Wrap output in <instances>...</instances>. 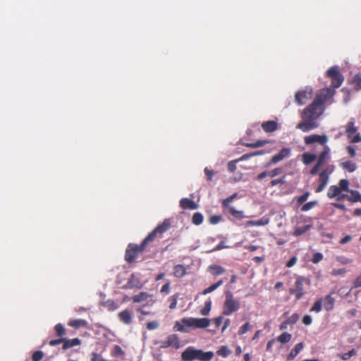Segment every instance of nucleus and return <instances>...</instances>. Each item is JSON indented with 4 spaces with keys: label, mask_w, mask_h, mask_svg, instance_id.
<instances>
[{
    "label": "nucleus",
    "mask_w": 361,
    "mask_h": 361,
    "mask_svg": "<svg viewBox=\"0 0 361 361\" xmlns=\"http://www.w3.org/2000/svg\"><path fill=\"white\" fill-rule=\"evenodd\" d=\"M302 118L303 121L298 123L296 126L297 129H299L302 132H308L318 127V123L316 122V120L310 118Z\"/></svg>",
    "instance_id": "nucleus-12"
},
{
    "label": "nucleus",
    "mask_w": 361,
    "mask_h": 361,
    "mask_svg": "<svg viewBox=\"0 0 361 361\" xmlns=\"http://www.w3.org/2000/svg\"><path fill=\"white\" fill-rule=\"evenodd\" d=\"M323 259V255L320 252H316L313 255L312 262L314 264H317L322 261Z\"/></svg>",
    "instance_id": "nucleus-56"
},
{
    "label": "nucleus",
    "mask_w": 361,
    "mask_h": 361,
    "mask_svg": "<svg viewBox=\"0 0 361 361\" xmlns=\"http://www.w3.org/2000/svg\"><path fill=\"white\" fill-rule=\"evenodd\" d=\"M249 329H250V323L246 322L240 327V329H239L238 334L240 335L245 334V333H247L249 331Z\"/></svg>",
    "instance_id": "nucleus-59"
},
{
    "label": "nucleus",
    "mask_w": 361,
    "mask_h": 361,
    "mask_svg": "<svg viewBox=\"0 0 361 361\" xmlns=\"http://www.w3.org/2000/svg\"><path fill=\"white\" fill-rule=\"evenodd\" d=\"M81 344V340L78 338H75L72 339L64 338L63 343L62 345L63 350H67L71 348L80 345Z\"/></svg>",
    "instance_id": "nucleus-19"
},
{
    "label": "nucleus",
    "mask_w": 361,
    "mask_h": 361,
    "mask_svg": "<svg viewBox=\"0 0 361 361\" xmlns=\"http://www.w3.org/2000/svg\"><path fill=\"white\" fill-rule=\"evenodd\" d=\"M169 302H170L169 308L173 310L175 309L177 304V295H173L169 298Z\"/></svg>",
    "instance_id": "nucleus-49"
},
{
    "label": "nucleus",
    "mask_w": 361,
    "mask_h": 361,
    "mask_svg": "<svg viewBox=\"0 0 361 361\" xmlns=\"http://www.w3.org/2000/svg\"><path fill=\"white\" fill-rule=\"evenodd\" d=\"M238 161H237V159L235 160H233V161H231L228 163L227 164V167H228V170L230 171V172H234L236 169V163L238 162Z\"/></svg>",
    "instance_id": "nucleus-57"
},
{
    "label": "nucleus",
    "mask_w": 361,
    "mask_h": 361,
    "mask_svg": "<svg viewBox=\"0 0 361 361\" xmlns=\"http://www.w3.org/2000/svg\"><path fill=\"white\" fill-rule=\"evenodd\" d=\"M237 197V193H233V195H230L229 197H226V199H224L221 200V206L222 207H228V206H231V202Z\"/></svg>",
    "instance_id": "nucleus-39"
},
{
    "label": "nucleus",
    "mask_w": 361,
    "mask_h": 361,
    "mask_svg": "<svg viewBox=\"0 0 361 361\" xmlns=\"http://www.w3.org/2000/svg\"><path fill=\"white\" fill-rule=\"evenodd\" d=\"M346 272V270L344 268L342 269H334L331 271V274L333 276H340L344 275Z\"/></svg>",
    "instance_id": "nucleus-60"
},
{
    "label": "nucleus",
    "mask_w": 361,
    "mask_h": 361,
    "mask_svg": "<svg viewBox=\"0 0 361 361\" xmlns=\"http://www.w3.org/2000/svg\"><path fill=\"white\" fill-rule=\"evenodd\" d=\"M312 96V89L307 87L305 90H299L295 94V100L298 105L301 106L311 99Z\"/></svg>",
    "instance_id": "nucleus-11"
},
{
    "label": "nucleus",
    "mask_w": 361,
    "mask_h": 361,
    "mask_svg": "<svg viewBox=\"0 0 361 361\" xmlns=\"http://www.w3.org/2000/svg\"><path fill=\"white\" fill-rule=\"evenodd\" d=\"M213 352H204L203 350L196 349L192 346L188 347L181 353L182 361H193L195 360L200 361H209L213 358Z\"/></svg>",
    "instance_id": "nucleus-3"
},
{
    "label": "nucleus",
    "mask_w": 361,
    "mask_h": 361,
    "mask_svg": "<svg viewBox=\"0 0 361 361\" xmlns=\"http://www.w3.org/2000/svg\"><path fill=\"white\" fill-rule=\"evenodd\" d=\"M334 165H327L324 169H323L319 174V184L315 189L317 193L321 192L324 190L325 187L327 185L329 180L330 175L334 171Z\"/></svg>",
    "instance_id": "nucleus-8"
},
{
    "label": "nucleus",
    "mask_w": 361,
    "mask_h": 361,
    "mask_svg": "<svg viewBox=\"0 0 361 361\" xmlns=\"http://www.w3.org/2000/svg\"><path fill=\"white\" fill-rule=\"evenodd\" d=\"M341 166L349 172H353L357 169L356 164L352 161H346L341 163Z\"/></svg>",
    "instance_id": "nucleus-32"
},
{
    "label": "nucleus",
    "mask_w": 361,
    "mask_h": 361,
    "mask_svg": "<svg viewBox=\"0 0 361 361\" xmlns=\"http://www.w3.org/2000/svg\"><path fill=\"white\" fill-rule=\"evenodd\" d=\"M223 283H224V280L223 279L219 280L216 283H215L211 285L210 286H209L208 288H205L202 291V294L203 295H207L208 293H212V291H214L216 288H218L219 286H221Z\"/></svg>",
    "instance_id": "nucleus-30"
},
{
    "label": "nucleus",
    "mask_w": 361,
    "mask_h": 361,
    "mask_svg": "<svg viewBox=\"0 0 361 361\" xmlns=\"http://www.w3.org/2000/svg\"><path fill=\"white\" fill-rule=\"evenodd\" d=\"M54 329L59 337H63L66 334V329L61 324H57L55 326Z\"/></svg>",
    "instance_id": "nucleus-44"
},
{
    "label": "nucleus",
    "mask_w": 361,
    "mask_h": 361,
    "mask_svg": "<svg viewBox=\"0 0 361 361\" xmlns=\"http://www.w3.org/2000/svg\"><path fill=\"white\" fill-rule=\"evenodd\" d=\"M283 169L281 167H278V168H276L273 170H271V171L269 172V176L271 177V178H274L276 176H279L280 175L281 173H283Z\"/></svg>",
    "instance_id": "nucleus-51"
},
{
    "label": "nucleus",
    "mask_w": 361,
    "mask_h": 361,
    "mask_svg": "<svg viewBox=\"0 0 361 361\" xmlns=\"http://www.w3.org/2000/svg\"><path fill=\"white\" fill-rule=\"evenodd\" d=\"M173 274L177 278H181L186 274V268L183 264H177L173 268Z\"/></svg>",
    "instance_id": "nucleus-25"
},
{
    "label": "nucleus",
    "mask_w": 361,
    "mask_h": 361,
    "mask_svg": "<svg viewBox=\"0 0 361 361\" xmlns=\"http://www.w3.org/2000/svg\"><path fill=\"white\" fill-rule=\"evenodd\" d=\"M311 225H305L303 226H298L295 228L293 232V235L295 236H300L302 235L303 233H306L311 228Z\"/></svg>",
    "instance_id": "nucleus-29"
},
{
    "label": "nucleus",
    "mask_w": 361,
    "mask_h": 361,
    "mask_svg": "<svg viewBox=\"0 0 361 361\" xmlns=\"http://www.w3.org/2000/svg\"><path fill=\"white\" fill-rule=\"evenodd\" d=\"M158 326V323L156 321L147 322L146 324V327L148 330H154L156 329Z\"/></svg>",
    "instance_id": "nucleus-61"
},
{
    "label": "nucleus",
    "mask_w": 361,
    "mask_h": 361,
    "mask_svg": "<svg viewBox=\"0 0 361 361\" xmlns=\"http://www.w3.org/2000/svg\"><path fill=\"white\" fill-rule=\"evenodd\" d=\"M172 346L176 349L180 348V342L178 337L176 334L169 336L165 341H162L161 348H167Z\"/></svg>",
    "instance_id": "nucleus-14"
},
{
    "label": "nucleus",
    "mask_w": 361,
    "mask_h": 361,
    "mask_svg": "<svg viewBox=\"0 0 361 361\" xmlns=\"http://www.w3.org/2000/svg\"><path fill=\"white\" fill-rule=\"evenodd\" d=\"M209 270L212 275L216 276L225 272V269L219 265H211L209 267Z\"/></svg>",
    "instance_id": "nucleus-27"
},
{
    "label": "nucleus",
    "mask_w": 361,
    "mask_h": 361,
    "mask_svg": "<svg viewBox=\"0 0 361 361\" xmlns=\"http://www.w3.org/2000/svg\"><path fill=\"white\" fill-rule=\"evenodd\" d=\"M303 347H304V345L302 343H299L296 344L295 348L291 350V351L287 356V360H293L298 355V354L302 350Z\"/></svg>",
    "instance_id": "nucleus-22"
},
{
    "label": "nucleus",
    "mask_w": 361,
    "mask_h": 361,
    "mask_svg": "<svg viewBox=\"0 0 361 361\" xmlns=\"http://www.w3.org/2000/svg\"><path fill=\"white\" fill-rule=\"evenodd\" d=\"M158 234V226L148 234L140 245L130 243L128 245L124 259L128 264L133 263L142 254L144 251L149 250Z\"/></svg>",
    "instance_id": "nucleus-1"
},
{
    "label": "nucleus",
    "mask_w": 361,
    "mask_h": 361,
    "mask_svg": "<svg viewBox=\"0 0 361 361\" xmlns=\"http://www.w3.org/2000/svg\"><path fill=\"white\" fill-rule=\"evenodd\" d=\"M204 173L207 176V179L209 181H212L215 172L212 170L209 169L207 167H205L204 169Z\"/></svg>",
    "instance_id": "nucleus-55"
},
{
    "label": "nucleus",
    "mask_w": 361,
    "mask_h": 361,
    "mask_svg": "<svg viewBox=\"0 0 361 361\" xmlns=\"http://www.w3.org/2000/svg\"><path fill=\"white\" fill-rule=\"evenodd\" d=\"M349 190V181L347 179H341L339 180L338 185H331L327 192V197L330 199L336 198L341 194L343 191Z\"/></svg>",
    "instance_id": "nucleus-7"
},
{
    "label": "nucleus",
    "mask_w": 361,
    "mask_h": 361,
    "mask_svg": "<svg viewBox=\"0 0 361 361\" xmlns=\"http://www.w3.org/2000/svg\"><path fill=\"white\" fill-rule=\"evenodd\" d=\"M261 127L265 133H273L279 128V123L275 121H268L262 123Z\"/></svg>",
    "instance_id": "nucleus-17"
},
{
    "label": "nucleus",
    "mask_w": 361,
    "mask_h": 361,
    "mask_svg": "<svg viewBox=\"0 0 361 361\" xmlns=\"http://www.w3.org/2000/svg\"><path fill=\"white\" fill-rule=\"evenodd\" d=\"M361 287V274L358 276L353 281V288Z\"/></svg>",
    "instance_id": "nucleus-64"
},
{
    "label": "nucleus",
    "mask_w": 361,
    "mask_h": 361,
    "mask_svg": "<svg viewBox=\"0 0 361 361\" xmlns=\"http://www.w3.org/2000/svg\"><path fill=\"white\" fill-rule=\"evenodd\" d=\"M68 324L73 328L78 329L80 327H85L87 326V322L85 319H77L70 320Z\"/></svg>",
    "instance_id": "nucleus-23"
},
{
    "label": "nucleus",
    "mask_w": 361,
    "mask_h": 361,
    "mask_svg": "<svg viewBox=\"0 0 361 361\" xmlns=\"http://www.w3.org/2000/svg\"><path fill=\"white\" fill-rule=\"evenodd\" d=\"M183 325H178V331L181 332H188L187 327L194 329H205L210 324V319L208 318H194L185 317L181 319Z\"/></svg>",
    "instance_id": "nucleus-4"
},
{
    "label": "nucleus",
    "mask_w": 361,
    "mask_h": 361,
    "mask_svg": "<svg viewBox=\"0 0 361 361\" xmlns=\"http://www.w3.org/2000/svg\"><path fill=\"white\" fill-rule=\"evenodd\" d=\"M64 338L60 337L59 339L51 340L49 342V345L54 346L63 343Z\"/></svg>",
    "instance_id": "nucleus-62"
},
{
    "label": "nucleus",
    "mask_w": 361,
    "mask_h": 361,
    "mask_svg": "<svg viewBox=\"0 0 361 361\" xmlns=\"http://www.w3.org/2000/svg\"><path fill=\"white\" fill-rule=\"evenodd\" d=\"M170 290V282H166L164 286H162L160 292L161 293L168 294Z\"/></svg>",
    "instance_id": "nucleus-63"
},
{
    "label": "nucleus",
    "mask_w": 361,
    "mask_h": 361,
    "mask_svg": "<svg viewBox=\"0 0 361 361\" xmlns=\"http://www.w3.org/2000/svg\"><path fill=\"white\" fill-rule=\"evenodd\" d=\"M334 91L330 88L322 90L315 97L314 101L302 112V118L317 120L323 113V104L332 98Z\"/></svg>",
    "instance_id": "nucleus-2"
},
{
    "label": "nucleus",
    "mask_w": 361,
    "mask_h": 361,
    "mask_svg": "<svg viewBox=\"0 0 361 361\" xmlns=\"http://www.w3.org/2000/svg\"><path fill=\"white\" fill-rule=\"evenodd\" d=\"M305 143L307 145L314 144L315 142H318L320 145H326V143L328 141V137L325 135H311L308 136H305L304 138Z\"/></svg>",
    "instance_id": "nucleus-13"
},
{
    "label": "nucleus",
    "mask_w": 361,
    "mask_h": 361,
    "mask_svg": "<svg viewBox=\"0 0 361 361\" xmlns=\"http://www.w3.org/2000/svg\"><path fill=\"white\" fill-rule=\"evenodd\" d=\"M336 260H337V262H338L339 263H341L342 264H348L353 262V259H349L344 256L336 257Z\"/></svg>",
    "instance_id": "nucleus-50"
},
{
    "label": "nucleus",
    "mask_w": 361,
    "mask_h": 361,
    "mask_svg": "<svg viewBox=\"0 0 361 361\" xmlns=\"http://www.w3.org/2000/svg\"><path fill=\"white\" fill-rule=\"evenodd\" d=\"M284 183H286V176H285L281 177V178L272 180L270 182V185L273 187V186H275L279 184L283 185Z\"/></svg>",
    "instance_id": "nucleus-52"
},
{
    "label": "nucleus",
    "mask_w": 361,
    "mask_h": 361,
    "mask_svg": "<svg viewBox=\"0 0 361 361\" xmlns=\"http://www.w3.org/2000/svg\"><path fill=\"white\" fill-rule=\"evenodd\" d=\"M311 281L310 279L302 276H298L296 277L294 287L289 289V293L291 295H294L297 300H300L305 293V286H310Z\"/></svg>",
    "instance_id": "nucleus-6"
},
{
    "label": "nucleus",
    "mask_w": 361,
    "mask_h": 361,
    "mask_svg": "<svg viewBox=\"0 0 361 361\" xmlns=\"http://www.w3.org/2000/svg\"><path fill=\"white\" fill-rule=\"evenodd\" d=\"M350 195L348 197V200L351 202H361V194L357 190H349Z\"/></svg>",
    "instance_id": "nucleus-26"
},
{
    "label": "nucleus",
    "mask_w": 361,
    "mask_h": 361,
    "mask_svg": "<svg viewBox=\"0 0 361 361\" xmlns=\"http://www.w3.org/2000/svg\"><path fill=\"white\" fill-rule=\"evenodd\" d=\"M329 153L330 148L327 145H325L324 150L319 154L318 157L317 164L321 166L324 165V163L327 161L330 158Z\"/></svg>",
    "instance_id": "nucleus-18"
},
{
    "label": "nucleus",
    "mask_w": 361,
    "mask_h": 361,
    "mask_svg": "<svg viewBox=\"0 0 361 361\" xmlns=\"http://www.w3.org/2000/svg\"><path fill=\"white\" fill-rule=\"evenodd\" d=\"M357 355V351L353 348L351 350L348 351V353H343L341 355H340V357L343 360H348L352 356H355Z\"/></svg>",
    "instance_id": "nucleus-42"
},
{
    "label": "nucleus",
    "mask_w": 361,
    "mask_h": 361,
    "mask_svg": "<svg viewBox=\"0 0 361 361\" xmlns=\"http://www.w3.org/2000/svg\"><path fill=\"white\" fill-rule=\"evenodd\" d=\"M118 318L125 324H130L132 322V314L128 310L121 312L118 314Z\"/></svg>",
    "instance_id": "nucleus-21"
},
{
    "label": "nucleus",
    "mask_w": 361,
    "mask_h": 361,
    "mask_svg": "<svg viewBox=\"0 0 361 361\" xmlns=\"http://www.w3.org/2000/svg\"><path fill=\"white\" fill-rule=\"evenodd\" d=\"M309 195H310V192H305L303 195L299 196L297 198V202L299 204H302L307 200Z\"/></svg>",
    "instance_id": "nucleus-54"
},
{
    "label": "nucleus",
    "mask_w": 361,
    "mask_h": 361,
    "mask_svg": "<svg viewBox=\"0 0 361 361\" xmlns=\"http://www.w3.org/2000/svg\"><path fill=\"white\" fill-rule=\"evenodd\" d=\"M335 299L331 295H328L324 298V307L326 311H331L334 309Z\"/></svg>",
    "instance_id": "nucleus-24"
},
{
    "label": "nucleus",
    "mask_w": 361,
    "mask_h": 361,
    "mask_svg": "<svg viewBox=\"0 0 361 361\" xmlns=\"http://www.w3.org/2000/svg\"><path fill=\"white\" fill-rule=\"evenodd\" d=\"M269 222V219L268 218L263 217L256 221H250L247 222V224L251 226H264L268 224Z\"/></svg>",
    "instance_id": "nucleus-36"
},
{
    "label": "nucleus",
    "mask_w": 361,
    "mask_h": 361,
    "mask_svg": "<svg viewBox=\"0 0 361 361\" xmlns=\"http://www.w3.org/2000/svg\"><path fill=\"white\" fill-rule=\"evenodd\" d=\"M147 295L146 293H140L137 295H134V297L133 298V300L134 302H140L145 300L147 299Z\"/></svg>",
    "instance_id": "nucleus-46"
},
{
    "label": "nucleus",
    "mask_w": 361,
    "mask_h": 361,
    "mask_svg": "<svg viewBox=\"0 0 361 361\" xmlns=\"http://www.w3.org/2000/svg\"><path fill=\"white\" fill-rule=\"evenodd\" d=\"M317 204V201H311V202H309L306 204H305L302 208H301V210L302 212H307L308 210H310L311 209H312L313 207H314Z\"/></svg>",
    "instance_id": "nucleus-45"
},
{
    "label": "nucleus",
    "mask_w": 361,
    "mask_h": 361,
    "mask_svg": "<svg viewBox=\"0 0 361 361\" xmlns=\"http://www.w3.org/2000/svg\"><path fill=\"white\" fill-rule=\"evenodd\" d=\"M212 307L211 300H207L204 303V307L200 310V313L203 316H207L209 314Z\"/></svg>",
    "instance_id": "nucleus-41"
},
{
    "label": "nucleus",
    "mask_w": 361,
    "mask_h": 361,
    "mask_svg": "<svg viewBox=\"0 0 361 361\" xmlns=\"http://www.w3.org/2000/svg\"><path fill=\"white\" fill-rule=\"evenodd\" d=\"M216 353L221 357H226L231 353V350L226 345H222Z\"/></svg>",
    "instance_id": "nucleus-37"
},
{
    "label": "nucleus",
    "mask_w": 361,
    "mask_h": 361,
    "mask_svg": "<svg viewBox=\"0 0 361 361\" xmlns=\"http://www.w3.org/2000/svg\"><path fill=\"white\" fill-rule=\"evenodd\" d=\"M271 142L270 140H257L255 142L245 143V146L250 148H257L264 146L266 144Z\"/></svg>",
    "instance_id": "nucleus-31"
},
{
    "label": "nucleus",
    "mask_w": 361,
    "mask_h": 361,
    "mask_svg": "<svg viewBox=\"0 0 361 361\" xmlns=\"http://www.w3.org/2000/svg\"><path fill=\"white\" fill-rule=\"evenodd\" d=\"M223 209L225 214L231 215L233 219L241 220L245 218L243 211L237 210L232 206H228V207H223Z\"/></svg>",
    "instance_id": "nucleus-15"
},
{
    "label": "nucleus",
    "mask_w": 361,
    "mask_h": 361,
    "mask_svg": "<svg viewBox=\"0 0 361 361\" xmlns=\"http://www.w3.org/2000/svg\"><path fill=\"white\" fill-rule=\"evenodd\" d=\"M326 76L331 79V86L334 88L339 87L344 80L343 76L336 66L331 67L326 71Z\"/></svg>",
    "instance_id": "nucleus-9"
},
{
    "label": "nucleus",
    "mask_w": 361,
    "mask_h": 361,
    "mask_svg": "<svg viewBox=\"0 0 361 361\" xmlns=\"http://www.w3.org/2000/svg\"><path fill=\"white\" fill-rule=\"evenodd\" d=\"M180 206L183 209H196L198 207L197 204L195 202L188 198L181 199L180 201Z\"/></svg>",
    "instance_id": "nucleus-20"
},
{
    "label": "nucleus",
    "mask_w": 361,
    "mask_h": 361,
    "mask_svg": "<svg viewBox=\"0 0 361 361\" xmlns=\"http://www.w3.org/2000/svg\"><path fill=\"white\" fill-rule=\"evenodd\" d=\"M221 221V216L219 215H214L209 217V221L212 224H217Z\"/></svg>",
    "instance_id": "nucleus-58"
},
{
    "label": "nucleus",
    "mask_w": 361,
    "mask_h": 361,
    "mask_svg": "<svg viewBox=\"0 0 361 361\" xmlns=\"http://www.w3.org/2000/svg\"><path fill=\"white\" fill-rule=\"evenodd\" d=\"M322 309V300H317L311 307V312H319Z\"/></svg>",
    "instance_id": "nucleus-43"
},
{
    "label": "nucleus",
    "mask_w": 361,
    "mask_h": 361,
    "mask_svg": "<svg viewBox=\"0 0 361 361\" xmlns=\"http://www.w3.org/2000/svg\"><path fill=\"white\" fill-rule=\"evenodd\" d=\"M292 335L288 332H283L276 338V340L281 343H286L291 340Z\"/></svg>",
    "instance_id": "nucleus-33"
},
{
    "label": "nucleus",
    "mask_w": 361,
    "mask_h": 361,
    "mask_svg": "<svg viewBox=\"0 0 361 361\" xmlns=\"http://www.w3.org/2000/svg\"><path fill=\"white\" fill-rule=\"evenodd\" d=\"M300 315L298 313H294L286 319L287 322L290 325L295 324L299 319Z\"/></svg>",
    "instance_id": "nucleus-48"
},
{
    "label": "nucleus",
    "mask_w": 361,
    "mask_h": 361,
    "mask_svg": "<svg viewBox=\"0 0 361 361\" xmlns=\"http://www.w3.org/2000/svg\"><path fill=\"white\" fill-rule=\"evenodd\" d=\"M290 154V148L284 147L276 155L273 156L270 160V163L276 164L284 158L288 157Z\"/></svg>",
    "instance_id": "nucleus-16"
},
{
    "label": "nucleus",
    "mask_w": 361,
    "mask_h": 361,
    "mask_svg": "<svg viewBox=\"0 0 361 361\" xmlns=\"http://www.w3.org/2000/svg\"><path fill=\"white\" fill-rule=\"evenodd\" d=\"M352 82L356 85L359 88H361V74L357 73L355 75L353 78Z\"/></svg>",
    "instance_id": "nucleus-53"
},
{
    "label": "nucleus",
    "mask_w": 361,
    "mask_h": 361,
    "mask_svg": "<svg viewBox=\"0 0 361 361\" xmlns=\"http://www.w3.org/2000/svg\"><path fill=\"white\" fill-rule=\"evenodd\" d=\"M103 305L109 311H114L118 308V305L111 300L104 302Z\"/></svg>",
    "instance_id": "nucleus-38"
},
{
    "label": "nucleus",
    "mask_w": 361,
    "mask_h": 361,
    "mask_svg": "<svg viewBox=\"0 0 361 361\" xmlns=\"http://www.w3.org/2000/svg\"><path fill=\"white\" fill-rule=\"evenodd\" d=\"M111 355L115 357H123L125 355L124 350L121 348V346L118 345H115L113 348V350L111 353Z\"/></svg>",
    "instance_id": "nucleus-28"
},
{
    "label": "nucleus",
    "mask_w": 361,
    "mask_h": 361,
    "mask_svg": "<svg viewBox=\"0 0 361 361\" xmlns=\"http://www.w3.org/2000/svg\"><path fill=\"white\" fill-rule=\"evenodd\" d=\"M240 307L239 301L235 300L233 294L231 290L225 291V301L223 305L222 314L225 316L231 315L237 312Z\"/></svg>",
    "instance_id": "nucleus-5"
},
{
    "label": "nucleus",
    "mask_w": 361,
    "mask_h": 361,
    "mask_svg": "<svg viewBox=\"0 0 361 361\" xmlns=\"http://www.w3.org/2000/svg\"><path fill=\"white\" fill-rule=\"evenodd\" d=\"M317 157L314 154L305 153L302 155V161L305 165H308L316 159Z\"/></svg>",
    "instance_id": "nucleus-34"
},
{
    "label": "nucleus",
    "mask_w": 361,
    "mask_h": 361,
    "mask_svg": "<svg viewBox=\"0 0 361 361\" xmlns=\"http://www.w3.org/2000/svg\"><path fill=\"white\" fill-rule=\"evenodd\" d=\"M44 357V353L41 350H37L32 355V361H40Z\"/></svg>",
    "instance_id": "nucleus-47"
},
{
    "label": "nucleus",
    "mask_w": 361,
    "mask_h": 361,
    "mask_svg": "<svg viewBox=\"0 0 361 361\" xmlns=\"http://www.w3.org/2000/svg\"><path fill=\"white\" fill-rule=\"evenodd\" d=\"M345 133L348 138L353 143H357L361 141V136L357 133V128L355 126L354 119L352 118L348 121L345 126Z\"/></svg>",
    "instance_id": "nucleus-10"
},
{
    "label": "nucleus",
    "mask_w": 361,
    "mask_h": 361,
    "mask_svg": "<svg viewBox=\"0 0 361 361\" xmlns=\"http://www.w3.org/2000/svg\"><path fill=\"white\" fill-rule=\"evenodd\" d=\"M171 220L165 219L161 224H159V233H164L171 227Z\"/></svg>",
    "instance_id": "nucleus-40"
},
{
    "label": "nucleus",
    "mask_w": 361,
    "mask_h": 361,
    "mask_svg": "<svg viewBox=\"0 0 361 361\" xmlns=\"http://www.w3.org/2000/svg\"><path fill=\"white\" fill-rule=\"evenodd\" d=\"M203 215L200 212H196L192 215V222L196 226L200 225L203 222Z\"/></svg>",
    "instance_id": "nucleus-35"
}]
</instances>
